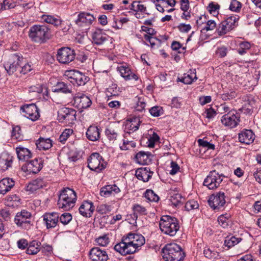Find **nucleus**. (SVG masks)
Wrapping results in <instances>:
<instances>
[{"mask_svg": "<svg viewBox=\"0 0 261 261\" xmlns=\"http://www.w3.org/2000/svg\"><path fill=\"white\" fill-rule=\"evenodd\" d=\"M145 242V238L142 235L129 232L122 238L120 243L115 245L114 249L122 255L133 254L138 251Z\"/></svg>", "mask_w": 261, "mask_h": 261, "instance_id": "1", "label": "nucleus"}, {"mask_svg": "<svg viewBox=\"0 0 261 261\" xmlns=\"http://www.w3.org/2000/svg\"><path fill=\"white\" fill-rule=\"evenodd\" d=\"M76 199V194L73 190L69 188H64L59 195L57 204L59 208L69 211L74 206Z\"/></svg>", "mask_w": 261, "mask_h": 261, "instance_id": "2", "label": "nucleus"}, {"mask_svg": "<svg viewBox=\"0 0 261 261\" xmlns=\"http://www.w3.org/2000/svg\"><path fill=\"white\" fill-rule=\"evenodd\" d=\"M159 225L162 232L171 237L175 236L180 227L178 220L168 215L161 218Z\"/></svg>", "mask_w": 261, "mask_h": 261, "instance_id": "3", "label": "nucleus"}, {"mask_svg": "<svg viewBox=\"0 0 261 261\" xmlns=\"http://www.w3.org/2000/svg\"><path fill=\"white\" fill-rule=\"evenodd\" d=\"M162 257L166 261H181L185 254L179 245L168 244L162 249Z\"/></svg>", "mask_w": 261, "mask_h": 261, "instance_id": "4", "label": "nucleus"}, {"mask_svg": "<svg viewBox=\"0 0 261 261\" xmlns=\"http://www.w3.org/2000/svg\"><path fill=\"white\" fill-rule=\"evenodd\" d=\"M29 36L34 42H44L49 38L48 29L44 25H34L30 29Z\"/></svg>", "mask_w": 261, "mask_h": 261, "instance_id": "5", "label": "nucleus"}, {"mask_svg": "<svg viewBox=\"0 0 261 261\" xmlns=\"http://www.w3.org/2000/svg\"><path fill=\"white\" fill-rule=\"evenodd\" d=\"M239 17L237 15L230 16L221 22L217 29V32L219 36L226 34L232 30L237 25Z\"/></svg>", "mask_w": 261, "mask_h": 261, "instance_id": "6", "label": "nucleus"}, {"mask_svg": "<svg viewBox=\"0 0 261 261\" xmlns=\"http://www.w3.org/2000/svg\"><path fill=\"white\" fill-rule=\"evenodd\" d=\"M88 167L91 170L97 172L101 171L106 167V163L98 153H93L88 160Z\"/></svg>", "mask_w": 261, "mask_h": 261, "instance_id": "7", "label": "nucleus"}, {"mask_svg": "<svg viewBox=\"0 0 261 261\" xmlns=\"http://www.w3.org/2000/svg\"><path fill=\"white\" fill-rule=\"evenodd\" d=\"M224 177L223 174H220L215 170H213L211 171L205 178L203 181V185L207 187L210 190L215 189L219 186Z\"/></svg>", "mask_w": 261, "mask_h": 261, "instance_id": "8", "label": "nucleus"}, {"mask_svg": "<svg viewBox=\"0 0 261 261\" xmlns=\"http://www.w3.org/2000/svg\"><path fill=\"white\" fill-rule=\"evenodd\" d=\"M75 56L74 50L69 47H62L58 50V61L62 64H68L72 61Z\"/></svg>", "mask_w": 261, "mask_h": 261, "instance_id": "9", "label": "nucleus"}, {"mask_svg": "<svg viewBox=\"0 0 261 261\" xmlns=\"http://www.w3.org/2000/svg\"><path fill=\"white\" fill-rule=\"evenodd\" d=\"M31 214L25 210H22L16 214L14 221L17 226L27 229L30 226Z\"/></svg>", "mask_w": 261, "mask_h": 261, "instance_id": "10", "label": "nucleus"}, {"mask_svg": "<svg viewBox=\"0 0 261 261\" xmlns=\"http://www.w3.org/2000/svg\"><path fill=\"white\" fill-rule=\"evenodd\" d=\"M141 30L147 33L144 35V38L146 41L150 43V45L152 48H158L161 46L162 43L161 41L152 36L156 33L153 29L145 26H142Z\"/></svg>", "mask_w": 261, "mask_h": 261, "instance_id": "11", "label": "nucleus"}, {"mask_svg": "<svg viewBox=\"0 0 261 261\" xmlns=\"http://www.w3.org/2000/svg\"><path fill=\"white\" fill-rule=\"evenodd\" d=\"M208 202L210 206L214 210H219L226 203L224 193L220 192L211 195Z\"/></svg>", "mask_w": 261, "mask_h": 261, "instance_id": "12", "label": "nucleus"}, {"mask_svg": "<svg viewBox=\"0 0 261 261\" xmlns=\"http://www.w3.org/2000/svg\"><path fill=\"white\" fill-rule=\"evenodd\" d=\"M22 57L17 54L12 55L4 64V67L9 74L13 73L19 65Z\"/></svg>", "mask_w": 261, "mask_h": 261, "instance_id": "13", "label": "nucleus"}, {"mask_svg": "<svg viewBox=\"0 0 261 261\" xmlns=\"http://www.w3.org/2000/svg\"><path fill=\"white\" fill-rule=\"evenodd\" d=\"M74 104L77 107L80 112H81L82 109H86L90 107L91 104V101L89 98L81 93H76L73 97Z\"/></svg>", "mask_w": 261, "mask_h": 261, "instance_id": "14", "label": "nucleus"}, {"mask_svg": "<svg viewBox=\"0 0 261 261\" xmlns=\"http://www.w3.org/2000/svg\"><path fill=\"white\" fill-rule=\"evenodd\" d=\"M89 255L92 261H107L109 259L107 252L97 247L92 248Z\"/></svg>", "mask_w": 261, "mask_h": 261, "instance_id": "15", "label": "nucleus"}, {"mask_svg": "<svg viewBox=\"0 0 261 261\" xmlns=\"http://www.w3.org/2000/svg\"><path fill=\"white\" fill-rule=\"evenodd\" d=\"M43 217L47 229L55 227L59 222V214L58 213H45Z\"/></svg>", "mask_w": 261, "mask_h": 261, "instance_id": "16", "label": "nucleus"}, {"mask_svg": "<svg viewBox=\"0 0 261 261\" xmlns=\"http://www.w3.org/2000/svg\"><path fill=\"white\" fill-rule=\"evenodd\" d=\"M93 43L96 45L103 44L106 42L111 40V38L101 30H96L92 36Z\"/></svg>", "mask_w": 261, "mask_h": 261, "instance_id": "17", "label": "nucleus"}, {"mask_svg": "<svg viewBox=\"0 0 261 261\" xmlns=\"http://www.w3.org/2000/svg\"><path fill=\"white\" fill-rule=\"evenodd\" d=\"M132 134V139H136L138 135L136 133L130 132H125L123 135V144L120 146L121 150H126L130 149L136 146V143L133 140L128 138V137Z\"/></svg>", "mask_w": 261, "mask_h": 261, "instance_id": "18", "label": "nucleus"}, {"mask_svg": "<svg viewBox=\"0 0 261 261\" xmlns=\"http://www.w3.org/2000/svg\"><path fill=\"white\" fill-rule=\"evenodd\" d=\"M255 135L251 129H244L239 134V140L241 143L250 144L255 139Z\"/></svg>", "mask_w": 261, "mask_h": 261, "instance_id": "19", "label": "nucleus"}, {"mask_svg": "<svg viewBox=\"0 0 261 261\" xmlns=\"http://www.w3.org/2000/svg\"><path fill=\"white\" fill-rule=\"evenodd\" d=\"M81 215L85 217H90L94 210L93 203L91 201H84L79 207Z\"/></svg>", "mask_w": 261, "mask_h": 261, "instance_id": "20", "label": "nucleus"}, {"mask_svg": "<svg viewBox=\"0 0 261 261\" xmlns=\"http://www.w3.org/2000/svg\"><path fill=\"white\" fill-rule=\"evenodd\" d=\"M140 122V118L136 116L128 119L125 123L124 132H130L136 133L135 132L138 129Z\"/></svg>", "mask_w": 261, "mask_h": 261, "instance_id": "21", "label": "nucleus"}, {"mask_svg": "<svg viewBox=\"0 0 261 261\" xmlns=\"http://www.w3.org/2000/svg\"><path fill=\"white\" fill-rule=\"evenodd\" d=\"M117 70L120 72L121 76L126 81L132 79L137 81L138 79V76L133 73L128 67L121 65L117 67Z\"/></svg>", "mask_w": 261, "mask_h": 261, "instance_id": "22", "label": "nucleus"}, {"mask_svg": "<svg viewBox=\"0 0 261 261\" xmlns=\"http://www.w3.org/2000/svg\"><path fill=\"white\" fill-rule=\"evenodd\" d=\"M12 156L7 153L3 152L0 154V170L6 171L11 166Z\"/></svg>", "mask_w": 261, "mask_h": 261, "instance_id": "23", "label": "nucleus"}, {"mask_svg": "<svg viewBox=\"0 0 261 261\" xmlns=\"http://www.w3.org/2000/svg\"><path fill=\"white\" fill-rule=\"evenodd\" d=\"M120 191L119 188L116 185H107L101 188L100 194L105 197L115 195Z\"/></svg>", "mask_w": 261, "mask_h": 261, "instance_id": "24", "label": "nucleus"}, {"mask_svg": "<svg viewBox=\"0 0 261 261\" xmlns=\"http://www.w3.org/2000/svg\"><path fill=\"white\" fill-rule=\"evenodd\" d=\"M240 121V117L236 115H223L221 118L222 123L226 126L230 128L236 127Z\"/></svg>", "mask_w": 261, "mask_h": 261, "instance_id": "25", "label": "nucleus"}, {"mask_svg": "<svg viewBox=\"0 0 261 261\" xmlns=\"http://www.w3.org/2000/svg\"><path fill=\"white\" fill-rule=\"evenodd\" d=\"M42 168V161L41 159H35L27 163L28 171L33 173L38 172Z\"/></svg>", "mask_w": 261, "mask_h": 261, "instance_id": "26", "label": "nucleus"}, {"mask_svg": "<svg viewBox=\"0 0 261 261\" xmlns=\"http://www.w3.org/2000/svg\"><path fill=\"white\" fill-rule=\"evenodd\" d=\"M152 174L153 172L149 171L147 168H140L136 171L135 175L138 179L146 182L152 176Z\"/></svg>", "mask_w": 261, "mask_h": 261, "instance_id": "27", "label": "nucleus"}, {"mask_svg": "<svg viewBox=\"0 0 261 261\" xmlns=\"http://www.w3.org/2000/svg\"><path fill=\"white\" fill-rule=\"evenodd\" d=\"M15 182L10 178H4L0 181V193L5 194L14 186Z\"/></svg>", "mask_w": 261, "mask_h": 261, "instance_id": "28", "label": "nucleus"}, {"mask_svg": "<svg viewBox=\"0 0 261 261\" xmlns=\"http://www.w3.org/2000/svg\"><path fill=\"white\" fill-rule=\"evenodd\" d=\"M169 200L172 205L175 207L181 205L185 201V198L176 191L171 190Z\"/></svg>", "mask_w": 261, "mask_h": 261, "instance_id": "29", "label": "nucleus"}, {"mask_svg": "<svg viewBox=\"0 0 261 261\" xmlns=\"http://www.w3.org/2000/svg\"><path fill=\"white\" fill-rule=\"evenodd\" d=\"M94 19V16L90 13L81 12L78 15L75 23L79 25H82L83 23L91 24Z\"/></svg>", "mask_w": 261, "mask_h": 261, "instance_id": "30", "label": "nucleus"}, {"mask_svg": "<svg viewBox=\"0 0 261 261\" xmlns=\"http://www.w3.org/2000/svg\"><path fill=\"white\" fill-rule=\"evenodd\" d=\"M45 182L41 178L33 180L26 187V190L33 192L45 186Z\"/></svg>", "mask_w": 261, "mask_h": 261, "instance_id": "31", "label": "nucleus"}, {"mask_svg": "<svg viewBox=\"0 0 261 261\" xmlns=\"http://www.w3.org/2000/svg\"><path fill=\"white\" fill-rule=\"evenodd\" d=\"M86 136L91 141H97L100 138L99 129L97 126H90L87 130Z\"/></svg>", "mask_w": 261, "mask_h": 261, "instance_id": "32", "label": "nucleus"}, {"mask_svg": "<svg viewBox=\"0 0 261 261\" xmlns=\"http://www.w3.org/2000/svg\"><path fill=\"white\" fill-rule=\"evenodd\" d=\"M151 154L148 152L141 151L136 155L137 162L141 165L148 164L151 162L150 156Z\"/></svg>", "mask_w": 261, "mask_h": 261, "instance_id": "33", "label": "nucleus"}, {"mask_svg": "<svg viewBox=\"0 0 261 261\" xmlns=\"http://www.w3.org/2000/svg\"><path fill=\"white\" fill-rule=\"evenodd\" d=\"M18 158L19 160L27 162L32 157L31 151L23 147H17L16 148Z\"/></svg>", "mask_w": 261, "mask_h": 261, "instance_id": "34", "label": "nucleus"}, {"mask_svg": "<svg viewBox=\"0 0 261 261\" xmlns=\"http://www.w3.org/2000/svg\"><path fill=\"white\" fill-rule=\"evenodd\" d=\"M37 147L39 150H47L53 145L52 141L49 138L40 137L36 142Z\"/></svg>", "mask_w": 261, "mask_h": 261, "instance_id": "35", "label": "nucleus"}, {"mask_svg": "<svg viewBox=\"0 0 261 261\" xmlns=\"http://www.w3.org/2000/svg\"><path fill=\"white\" fill-rule=\"evenodd\" d=\"M20 113L27 114H39V109L34 103L25 105L20 107Z\"/></svg>", "mask_w": 261, "mask_h": 261, "instance_id": "36", "label": "nucleus"}, {"mask_svg": "<svg viewBox=\"0 0 261 261\" xmlns=\"http://www.w3.org/2000/svg\"><path fill=\"white\" fill-rule=\"evenodd\" d=\"M105 135L109 141L112 143H114L119 137L117 130L110 126L106 129Z\"/></svg>", "mask_w": 261, "mask_h": 261, "instance_id": "37", "label": "nucleus"}, {"mask_svg": "<svg viewBox=\"0 0 261 261\" xmlns=\"http://www.w3.org/2000/svg\"><path fill=\"white\" fill-rule=\"evenodd\" d=\"M41 19L44 22L50 23L56 27L61 25L62 23V20L59 17H55L54 16L49 15H43L41 17Z\"/></svg>", "mask_w": 261, "mask_h": 261, "instance_id": "38", "label": "nucleus"}, {"mask_svg": "<svg viewBox=\"0 0 261 261\" xmlns=\"http://www.w3.org/2000/svg\"><path fill=\"white\" fill-rule=\"evenodd\" d=\"M53 91L63 93H71V86L70 85H68L64 82H58L56 85Z\"/></svg>", "mask_w": 261, "mask_h": 261, "instance_id": "39", "label": "nucleus"}, {"mask_svg": "<svg viewBox=\"0 0 261 261\" xmlns=\"http://www.w3.org/2000/svg\"><path fill=\"white\" fill-rule=\"evenodd\" d=\"M57 119L60 122L72 125L76 120V115H58Z\"/></svg>", "mask_w": 261, "mask_h": 261, "instance_id": "40", "label": "nucleus"}, {"mask_svg": "<svg viewBox=\"0 0 261 261\" xmlns=\"http://www.w3.org/2000/svg\"><path fill=\"white\" fill-rule=\"evenodd\" d=\"M40 242L37 241H33L30 243L27 249V253L31 255L36 254L40 250Z\"/></svg>", "mask_w": 261, "mask_h": 261, "instance_id": "41", "label": "nucleus"}, {"mask_svg": "<svg viewBox=\"0 0 261 261\" xmlns=\"http://www.w3.org/2000/svg\"><path fill=\"white\" fill-rule=\"evenodd\" d=\"M75 75L76 76L74 81H70V82L73 84H76L79 86L84 85L89 80L88 76L79 71Z\"/></svg>", "mask_w": 261, "mask_h": 261, "instance_id": "42", "label": "nucleus"}, {"mask_svg": "<svg viewBox=\"0 0 261 261\" xmlns=\"http://www.w3.org/2000/svg\"><path fill=\"white\" fill-rule=\"evenodd\" d=\"M120 92V88L118 87L116 84H112L107 89L106 92L107 95L108 97L118 96Z\"/></svg>", "mask_w": 261, "mask_h": 261, "instance_id": "43", "label": "nucleus"}, {"mask_svg": "<svg viewBox=\"0 0 261 261\" xmlns=\"http://www.w3.org/2000/svg\"><path fill=\"white\" fill-rule=\"evenodd\" d=\"M241 240V238H236L234 236H228L224 241V245L230 248L238 244Z\"/></svg>", "mask_w": 261, "mask_h": 261, "instance_id": "44", "label": "nucleus"}, {"mask_svg": "<svg viewBox=\"0 0 261 261\" xmlns=\"http://www.w3.org/2000/svg\"><path fill=\"white\" fill-rule=\"evenodd\" d=\"M56 109L58 110V114H75L76 113L75 111L73 109L60 105H58Z\"/></svg>", "mask_w": 261, "mask_h": 261, "instance_id": "45", "label": "nucleus"}, {"mask_svg": "<svg viewBox=\"0 0 261 261\" xmlns=\"http://www.w3.org/2000/svg\"><path fill=\"white\" fill-rule=\"evenodd\" d=\"M145 197L150 201L157 202L160 198L152 190H147L144 193Z\"/></svg>", "mask_w": 261, "mask_h": 261, "instance_id": "46", "label": "nucleus"}, {"mask_svg": "<svg viewBox=\"0 0 261 261\" xmlns=\"http://www.w3.org/2000/svg\"><path fill=\"white\" fill-rule=\"evenodd\" d=\"M218 222L222 227H227L230 222L229 215L225 214L220 216L218 218Z\"/></svg>", "mask_w": 261, "mask_h": 261, "instance_id": "47", "label": "nucleus"}, {"mask_svg": "<svg viewBox=\"0 0 261 261\" xmlns=\"http://www.w3.org/2000/svg\"><path fill=\"white\" fill-rule=\"evenodd\" d=\"M130 9L134 11L141 12H145L146 10V7L143 5L141 4L139 1H134Z\"/></svg>", "mask_w": 261, "mask_h": 261, "instance_id": "48", "label": "nucleus"}, {"mask_svg": "<svg viewBox=\"0 0 261 261\" xmlns=\"http://www.w3.org/2000/svg\"><path fill=\"white\" fill-rule=\"evenodd\" d=\"M251 47V44L248 42H242L239 44V47L238 49V53L243 55L246 53L247 50L249 49Z\"/></svg>", "mask_w": 261, "mask_h": 261, "instance_id": "49", "label": "nucleus"}, {"mask_svg": "<svg viewBox=\"0 0 261 261\" xmlns=\"http://www.w3.org/2000/svg\"><path fill=\"white\" fill-rule=\"evenodd\" d=\"M197 77L195 73L193 72L191 74H185L184 76L180 80L181 82L185 84H191L194 80H196Z\"/></svg>", "mask_w": 261, "mask_h": 261, "instance_id": "50", "label": "nucleus"}, {"mask_svg": "<svg viewBox=\"0 0 261 261\" xmlns=\"http://www.w3.org/2000/svg\"><path fill=\"white\" fill-rule=\"evenodd\" d=\"M133 210L135 215H145L147 214L146 208L138 204H134Z\"/></svg>", "mask_w": 261, "mask_h": 261, "instance_id": "51", "label": "nucleus"}, {"mask_svg": "<svg viewBox=\"0 0 261 261\" xmlns=\"http://www.w3.org/2000/svg\"><path fill=\"white\" fill-rule=\"evenodd\" d=\"M60 222L63 225L68 224L72 219V215L68 213H65L59 217Z\"/></svg>", "mask_w": 261, "mask_h": 261, "instance_id": "52", "label": "nucleus"}, {"mask_svg": "<svg viewBox=\"0 0 261 261\" xmlns=\"http://www.w3.org/2000/svg\"><path fill=\"white\" fill-rule=\"evenodd\" d=\"M198 207L199 204L198 202L194 200H189L186 203L185 206V209L188 211L198 208Z\"/></svg>", "mask_w": 261, "mask_h": 261, "instance_id": "53", "label": "nucleus"}, {"mask_svg": "<svg viewBox=\"0 0 261 261\" xmlns=\"http://www.w3.org/2000/svg\"><path fill=\"white\" fill-rule=\"evenodd\" d=\"M241 7L242 4L240 2L237 0H232L229 6V9L232 11L238 12L240 11Z\"/></svg>", "mask_w": 261, "mask_h": 261, "instance_id": "54", "label": "nucleus"}, {"mask_svg": "<svg viewBox=\"0 0 261 261\" xmlns=\"http://www.w3.org/2000/svg\"><path fill=\"white\" fill-rule=\"evenodd\" d=\"M73 133V130L71 129H65L60 135L59 140L60 142L64 143L69 137Z\"/></svg>", "mask_w": 261, "mask_h": 261, "instance_id": "55", "label": "nucleus"}, {"mask_svg": "<svg viewBox=\"0 0 261 261\" xmlns=\"http://www.w3.org/2000/svg\"><path fill=\"white\" fill-rule=\"evenodd\" d=\"M43 89L41 85H38L35 86H31L29 88V92L31 94V93L33 94L32 96H34L36 97L38 96V94L41 93L42 92Z\"/></svg>", "mask_w": 261, "mask_h": 261, "instance_id": "56", "label": "nucleus"}, {"mask_svg": "<svg viewBox=\"0 0 261 261\" xmlns=\"http://www.w3.org/2000/svg\"><path fill=\"white\" fill-rule=\"evenodd\" d=\"M111 206L107 204H102L97 206L96 211L100 214H106L111 211Z\"/></svg>", "mask_w": 261, "mask_h": 261, "instance_id": "57", "label": "nucleus"}, {"mask_svg": "<svg viewBox=\"0 0 261 261\" xmlns=\"http://www.w3.org/2000/svg\"><path fill=\"white\" fill-rule=\"evenodd\" d=\"M96 241L98 245L101 246H106L110 242L107 234L99 237L96 239Z\"/></svg>", "mask_w": 261, "mask_h": 261, "instance_id": "58", "label": "nucleus"}, {"mask_svg": "<svg viewBox=\"0 0 261 261\" xmlns=\"http://www.w3.org/2000/svg\"><path fill=\"white\" fill-rule=\"evenodd\" d=\"M159 136L154 132H153L151 136H150L148 140V146L149 147H153L155 142H157L159 140Z\"/></svg>", "mask_w": 261, "mask_h": 261, "instance_id": "59", "label": "nucleus"}, {"mask_svg": "<svg viewBox=\"0 0 261 261\" xmlns=\"http://www.w3.org/2000/svg\"><path fill=\"white\" fill-rule=\"evenodd\" d=\"M11 136L14 139H21V129L19 126L17 125L13 127Z\"/></svg>", "mask_w": 261, "mask_h": 261, "instance_id": "60", "label": "nucleus"}, {"mask_svg": "<svg viewBox=\"0 0 261 261\" xmlns=\"http://www.w3.org/2000/svg\"><path fill=\"white\" fill-rule=\"evenodd\" d=\"M220 6L219 5L215 4L213 3H210L208 6L210 13L214 16L218 14V10Z\"/></svg>", "mask_w": 261, "mask_h": 261, "instance_id": "61", "label": "nucleus"}, {"mask_svg": "<svg viewBox=\"0 0 261 261\" xmlns=\"http://www.w3.org/2000/svg\"><path fill=\"white\" fill-rule=\"evenodd\" d=\"M198 143L199 146L207 148L208 149H215V145L213 144L210 143L207 141L204 140L203 139H199L198 140Z\"/></svg>", "mask_w": 261, "mask_h": 261, "instance_id": "62", "label": "nucleus"}, {"mask_svg": "<svg viewBox=\"0 0 261 261\" xmlns=\"http://www.w3.org/2000/svg\"><path fill=\"white\" fill-rule=\"evenodd\" d=\"M216 27V23L215 21L210 20L206 23L205 26L202 28V31H208L214 30Z\"/></svg>", "mask_w": 261, "mask_h": 261, "instance_id": "63", "label": "nucleus"}, {"mask_svg": "<svg viewBox=\"0 0 261 261\" xmlns=\"http://www.w3.org/2000/svg\"><path fill=\"white\" fill-rule=\"evenodd\" d=\"M3 3L0 5V10L9 9L14 7L13 4L10 3L9 0H2Z\"/></svg>", "mask_w": 261, "mask_h": 261, "instance_id": "64", "label": "nucleus"}]
</instances>
